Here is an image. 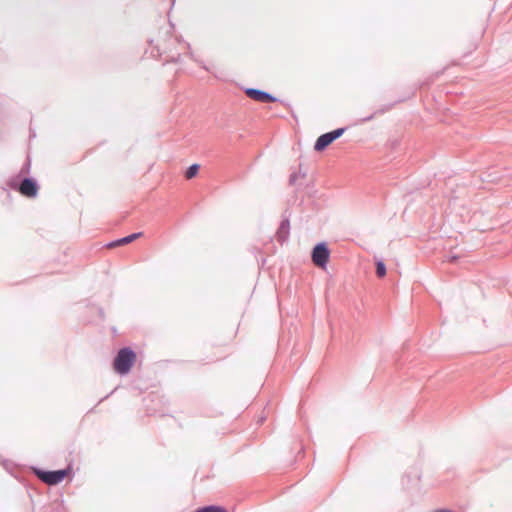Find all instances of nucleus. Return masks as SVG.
Wrapping results in <instances>:
<instances>
[{
    "mask_svg": "<svg viewBox=\"0 0 512 512\" xmlns=\"http://www.w3.org/2000/svg\"><path fill=\"white\" fill-rule=\"evenodd\" d=\"M135 361L136 354L130 348H122L114 359L113 368L119 374H127Z\"/></svg>",
    "mask_w": 512,
    "mask_h": 512,
    "instance_id": "nucleus-1",
    "label": "nucleus"
},
{
    "mask_svg": "<svg viewBox=\"0 0 512 512\" xmlns=\"http://www.w3.org/2000/svg\"><path fill=\"white\" fill-rule=\"evenodd\" d=\"M330 251L325 243L317 244L312 251V262L315 266L325 269L329 261Z\"/></svg>",
    "mask_w": 512,
    "mask_h": 512,
    "instance_id": "nucleus-2",
    "label": "nucleus"
},
{
    "mask_svg": "<svg viewBox=\"0 0 512 512\" xmlns=\"http://www.w3.org/2000/svg\"><path fill=\"white\" fill-rule=\"evenodd\" d=\"M69 473V469L57 470V471H42L36 470V475L40 480L48 485H56L62 482Z\"/></svg>",
    "mask_w": 512,
    "mask_h": 512,
    "instance_id": "nucleus-3",
    "label": "nucleus"
},
{
    "mask_svg": "<svg viewBox=\"0 0 512 512\" xmlns=\"http://www.w3.org/2000/svg\"><path fill=\"white\" fill-rule=\"evenodd\" d=\"M344 131V128H339L319 136L314 145L315 151L321 152L325 150L333 141L341 137Z\"/></svg>",
    "mask_w": 512,
    "mask_h": 512,
    "instance_id": "nucleus-4",
    "label": "nucleus"
},
{
    "mask_svg": "<svg viewBox=\"0 0 512 512\" xmlns=\"http://www.w3.org/2000/svg\"><path fill=\"white\" fill-rule=\"evenodd\" d=\"M245 93L250 99L257 102L271 103L276 101L274 96L258 89L249 88L245 91Z\"/></svg>",
    "mask_w": 512,
    "mask_h": 512,
    "instance_id": "nucleus-5",
    "label": "nucleus"
},
{
    "mask_svg": "<svg viewBox=\"0 0 512 512\" xmlns=\"http://www.w3.org/2000/svg\"><path fill=\"white\" fill-rule=\"evenodd\" d=\"M19 191L23 196L31 198L37 195L38 188L33 180L24 179L20 184Z\"/></svg>",
    "mask_w": 512,
    "mask_h": 512,
    "instance_id": "nucleus-6",
    "label": "nucleus"
},
{
    "mask_svg": "<svg viewBox=\"0 0 512 512\" xmlns=\"http://www.w3.org/2000/svg\"><path fill=\"white\" fill-rule=\"evenodd\" d=\"M142 236V233L141 232H138V233H133L129 236H126L124 238H121L115 242H112L111 244H109V247H116V246H120V245H126V244H129L131 242H133L134 240L140 238Z\"/></svg>",
    "mask_w": 512,
    "mask_h": 512,
    "instance_id": "nucleus-7",
    "label": "nucleus"
},
{
    "mask_svg": "<svg viewBox=\"0 0 512 512\" xmlns=\"http://www.w3.org/2000/svg\"><path fill=\"white\" fill-rule=\"evenodd\" d=\"M195 512H227V511H226V509H224L221 506L211 505V506H206V507L197 509Z\"/></svg>",
    "mask_w": 512,
    "mask_h": 512,
    "instance_id": "nucleus-8",
    "label": "nucleus"
},
{
    "mask_svg": "<svg viewBox=\"0 0 512 512\" xmlns=\"http://www.w3.org/2000/svg\"><path fill=\"white\" fill-rule=\"evenodd\" d=\"M198 171H199L198 164L191 165L185 172V178L188 180L192 179L193 177H195L197 175Z\"/></svg>",
    "mask_w": 512,
    "mask_h": 512,
    "instance_id": "nucleus-9",
    "label": "nucleus"
},
{
    "mask_svg": "<svg viewBox=\"0 0 512 512\" xmlns=\"http://www.w3.org/2000/svg\"><path fill=\"white\" fill-rule=\"evenodd\" d=\"M376 274L378 277L382 278L386 275V267L383 262L379 261L376 265Z\"/></svg>",
    "mask_w": 512,
    "mask_h": 512,
    "instance_id": "nucleus-10",
    "label": "nucleus"
}]
</instances>
